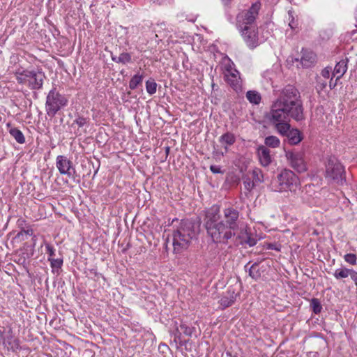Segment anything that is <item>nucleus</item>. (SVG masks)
<instances>
[{
	"instance_id": "nucleus-18",
	"label": "nucleus",
	"mask_w": 357,
	"mask_h": 357,
	"mask_svg": "<svg viewBox=\"0 0 357 357\" xmlns=\"http://www.w3.org/2000/svg\"><path fill=\"white\" fill-rule=\"evenodd\" d=\"M282 136H287L289 144L292 145L298 144L301 140L302 137L300 131L298 129H290L287 134L282 135Z\"/></svg>"
},
{
	"instance_id": "nucleus-16",
	"label": "nucleus",
	"mask_w": 357,
	"mask_h": 357,
	"mask_svg": "<svg viewBox=\"0 0 357 357\" xmlns=\"http://www.w3.org/2000/svg\"><path fill=\"white\" fill-rule=\"evenodd\" d=\"M347 63H348V59L346 58L344 59L340 60L335 65L333 75L334 76H337V80L340 79L347 72Z\"/></svg>"
},
{
	"instance_id": "nucleus-11",
	"label": "nucleus",
	"mask_w": 357,
	"mask_h": 357,
	"mask_svg": "<svg viewBox=\"0 0 357 357\" xmlns=\"http://www.w3.org/2000/svg\"><path fill=\"white\" fill-rule=\"evenodd\" d=\"M225 77L226 82L229 84L234 91L239 92L242 91V80L240 77L239 72L228 66L225 69Z\"/></svg>"
},
{
	"instance_id": "nucleus-27",
	"label": "nucleus",
	"mask_w": 357,
	"mask_h": 357,
	"mask_svg": "<svg viewBox=\"0 0 357 357\" xmlns=\"http://www.w3.org/2000/svg\"><path fill=\"white\" fill-rule=\"evenodd\" d=\"M264 143L267 146L277 148L280 146V141L276 136L271 135L265 138Z\"/></svg>"
},
{
	"instance_id": "nucleus-24",
	"label": "nucleus",
	"mask_w": 357,
	"mask_h": 357,
	"mask_svg": "<svg viewBox=\"0 0 357 357\" xmlns=\"http://www.w3.org/2000/svg\"><path fill=\"white\" fill-rule=\"evenodd\" d=\"M351 270L352 269H349V268H337L335 271V272L333 273V276L337 280L346 278L348 276H350Z\"/></svg>"
},
{
	"instance_id": "nucleus-19",
	"label": "nucleus",
	"mask_w": 357,
	"mask_h": 357,
	"mask_svg": "<svg viewBox=\"0 0 357 357\" xmlns=\"http://www.w3.org/2000/svg\"><path fill=\"white\" fill-rule=\"evenodd\" d=\"M238 238H239V243L241 244H248L250 246H253L256 244V240L250 236L245 229L241 230Z\"/></svg>"
},
{
	"instance_id": "nucleus-7",
	"label": "nucleus",
	"mask_w": 357,
	"mask_h": 357,
	"mask_svg": "<svg viewBox=\"0 0 357 357\" xmlns=\"http://www.w3.org/2000/svg\"><path fill=\"white\" fill-rule=\"evenodd\" d=\"M67 99L60 94L55 88L48 93L46 98L45 110L49 116L53 117L63 107L67 105Z\"/></svg>"
},
{
	"instance_id": "nucleus-35",
	"label": "nucleus",
	"mask_w": 357,
	"mask_h": 357,
	"mask_svg": "<svg viewBox=\"0 0 357 357\" xmlns=\"http://www.w3.org/2000/svg\"><path fill=\"white\" fill-rule=\"evenodd\" d=\"M344 259L345 261L351 265H356L357 262L356 255L354 254L349 253L344 255Z\"/></svg>"
},
{
	"instance_id": "nucleus-31",
	"label": "nucleus",
	"mask_w": 357,
	"mask_h": 357,
	"mask_svg": "<svg viewBox=\"0 0 357 357\" xmlns=\"http://www.w3.org/2000/svg\"><path fill=\"white\" fill-rule=\"evenodd\" d=\"M48 261H50L51 267L53 269H59L61 268L63 265V259L61 258H48Z\"/></svg>"
},
{
	"instance_id": "nucleus-14",
	"label": "nucleus",
	"mask_w": 357,
	"mask_h": 357,
	"mask_svg": "<svg viewBox=\"0 0 357 357\" xmlns=\"http://www.w3.org/2000/svg\"><path fill=\"white\" fill-rule=\"evenodd\" d=\"M302 55L300 59V63L303 68H310L316 62V54L308 50H302Z\"/></svg>"
},
{
	"instance_id": "nucleus-8",
	"label": "nucleus",
	"mask_w": 357,
	"mask_h": 357,
	"mask_svg": "<svg viewBox=\"0 0 357 357\" xmlns=\"http://www.w3.org/2000/svg\"><path fill=\"white\" fill-rule=\"evenodd\" d=\"M326 178L329 181L339 183L344 178V168L335 158L328 159L326 166Z\"/></svg>"
},
{
	"instance_id": "nucleus-32",
	"label": "nucleus",
	"mask_w": 357,
	"mask_h": 357,
	"mask_svg": "<svg viewBox=\"0 0 357 357\" xmlns=\"http://www.w3.org/2000/svg\"><path fill=\"white\" fill-rule=\"evenodd\" d=\"M310 305L312 308L313 312L315 314H319L322 309L320 302L317 298H312Z\"/></svg>"
},
{
	"instance_id": "nucleus-28",
	"label": "nucleus",
	"mask_w": 357,
	"mask_h": 357,
	"mask_svg": "<svg viewBox=\"0 0 357 357\" xmlns=\"http://www.w3.org/2000/svg\"><path fill=\"white\" fill-rule=\"evenodd\" d=\"M143 75L136 74L130 79L129 82V87L130 89H135L137 86L142 84L143 80Z\"/></svg>"
},
{
	"instance_id": "nucleus-41",
	"label": "nucleus",
	"mask_w": 357,
	"mask_h": 357,
	"mask_svg": "<svg viewBox=\"0 0 357 357\" xmlns=\"http://www.w3.org/2000/svg\"><path fill=\"white\" fill-rule=\"evenodd\" d=\"M350 277L354 280L356 284L357 283V272L352 269L350 274Z\"/></svg>"
},
{
	"instance_id": "nucleus-13",
	"label": "nucleus",
	"mask_w": 357,
	"mask_h": 357,
	"mask_svg": "<svg viewBox=\"0 0 357 357\" xmlns=\"http://www.w3.org/2000/svg\"><path fill=\"white\" fill-rule=\"evenodd\" d=\"M56 166L61 175L72 177L75 172L73 162L65 155H58L56 159Z\"/></svg>"
},
{
	"instance_id": "nucleus-47",
	"label": "nucleus",
	"mask_w": 357,
	"mask_h": 357,
	"mask_svg": "<svg viewBox=\"0 0 357 357\" xmlns=\"http://www.w3.org/2000/svg\"><path fill=\"white\" fill-rule=\"evenodd\" d=\"M356 290H357V283L356 284Z\"/></svg>"
},
{
	"instance_id": "nucleus-44",
	"label": "nucleus",
	"mask_w": 357,
	"mask_h": 357,
	"mask_svg": "<svg viewBox=\"0 0 357 357\" xmlns=\"http://www.w3.org/2000/svg\"><path fill=\"white\" fill-rule=\"evenodd\" d=\"M153 3L161 5L166 0H151Z\"/></svg>"
},
{
	"instance_id": "nucleus-21",
	"label": "nucleus",
	"mask_w": 357,
	"mask_h": 357,
	"mask_svg": "<svg viewBox=\"0 0 357 357\" xmlns=\"http://www.w3.org/2000/svg\"><path fill=\"white\" fill-rule=\"evenodd\" d=\"M227 294V296H223L220 301L221 305L225 307L231 305L234 303L236 297L234 291H232V292L228 291Z\"/></svg>"
},
{
	"instance_id": "nucleus-37",
	"label": "nucleus",
	"mask_w": 357,
	"mask_h": 357,
	"mask_svg": "<svg viewBox=\"0 0 357 357\" xmlns=\"http://www.w3.org/2000/svg\"><path fill=\"white\" fill-rule=\"evenodd\" d=\"M317 89L318 90H323L327 85L326 81L323 80L321 77L317 79Z\"/></svg>"
},
{
	"instance_id": "nucleus-26",
	"label": "nucleus",
	"mask_w": 357,
	"mask_h": 357,
	"mask_svg": "<svg viewBox=\"0 0 357 357\" xmlns=\"http://www.w3.org/2000/svg\"><path fill=\"white\" fill-rule=\"evenodd\" d=\"M247 99L253 104L257 105L261 101L260 94L255 91H249L246 93Z\"/></svg>"
},
{
	"instance_id": "nucleus-38",
	"label": "nucleus",
	"mask_w": 357,
	"mask_h": 357,
	"mask_svg": "<svg viewBox=\"0 0 357 357\" xmlns=\"http://www.w3.org/2000/svg\"><path fill=\"white\" fill-rule=\"evenodd\" d=\"M331 72V67H326L324 69L322 70L321 75L324 79H328L330 77Z\"/></svg>"
},
{
	"instance_id": "nucleus-22",
	"label": "nucleus",
	"mask_w": 357,
	"mask_h": 357,
	"mask_svg": "<svg viewBox=\"0 0 357 357\" xmlns=\"http://www.w3.org/2000/svg\"><path fill=\"white\" fill-rule=\"evenodd\" d=\"M251 178L255 181V184L261 183L264 181V175L262 171L259 168L254 169L251 172L248 173Z\"/></svg>"
},
{
	"instance_id": "nucleus-15",
	"label": "nucleus",
	"mask_w": 357,
	"mask_h": 357,
	"mask_svg": "<svg viewBox=\"0 0 357 357\" xmlns=\"http://www.w3.org/2000/svg\"><path fill=\"white\" fill-rule=\"evenodd\" d=\"M257 155L260 164L264 167L268 166L272 160L270 154V150L264 146H261L257 149Z\"/></svg>"
},
{
	"instance_id": "nucleus-2",
	"label": "nucleus",
	"mask_w": 357,
	"mask_h": 357,
	"mask_svg": "<svg viewBox=\"0 0 357 357\" xmlns=\"http://www.w3.org/2000/svg\"><path fill=\"white\" fill-rule=\"evenodd\" d=\"M205 227L208 234L215 243H227L228 241L236 235L221 220L220 209L213 206L206 213Z\"/></svg>"
},
{
	"instance_id": "nucleus-33",
	"label": "nucleus",
	"mask_w": 357,
	"mask_h": 357,
	"mask_svg": "<svg viewBox=\"0 0 357 357\" xmlns=\"http://www.w3.org/2000/svg\"><path fill=\"white\" fill-rule=\"evenodd\" d=\"M180 329L187 336H191L195 331V328L190 327L185 324H181Z\"/></svg>"
},
{
	"instance_id": "nucleus-43",
	"label": "nucleus",
	"mask_w": 357,
	"mask_h": 357,
	"mask_svg": "<svg viewBox=\"0 0 357 357\" xmlns=\"http://www.w3.org/2000/svg\"><path fill=\"white\" fill-rule=\"evenodd\" d=\"M337 80L336 79L335 82H333L332 79H331L330 83H329V86H330L331 89H333L335 87V86L337 85Z\"/></svg>"
},
{
	"instance_id": "nucleus-9",
	"label": "nucleus",
	"mask_w": 357,
	"mask_h": 357,
	"mask_svg": "<svg viewBox=\"0 0 357 357\" xmlns=\"http://www.w3.org/2000/svg\"><path fill=\"white\" fill-rule=\"evenodd\" d=\"M285 156L290 166L298 172H304L307 170V165L302 151H287L285 152Z\"/></svg>"
},
{
	"instance_id": "nucleus-29",
	"label": "nucleus",
	"mask_w": 357,
	"mask_h": 357,
	"mask_svg": "<svg viewBox=\"0 0 357 357\" xmlns=\"http://www.w3.org/2000/svg\"><path fill=\"white\" fill-rule=\"evenodd\" d=\"M157 83L153 79L147 80L146 82V89L149 94L153 95L157 91Z\"/></svg>"
},
{
	"instance_id": "nucleus-5",
	"label": "nucleus",
	"mask_w": 357,
	"mask_h": 357,
	"mask_svg": "<svg viewBox=\"0 0 357 357\" xmlns=\"http://www.w3.org/2000/svg\"><path fill=\"white\" fill-rule=\"evenodd\" d=\"M14 75L20 84L26 85L31 90L41 89L46 77L45 73L39 70L19 68L15 71Z\"/></svg>"
},
{
	"instance_id": "nucleus-46",
	"label": "nucleus",
	"mask_w": 357,
	"mask_h": 357,
	"mask_svg": "<svg viewBox=\"0 0 357 357\" xmlns=\"http://www.w3.org/2000/svg\"><path fill=\"white\" fill-rule=\"evenodd\" d=\"M7 127H10V123H7Z\"/></svg>"
},
{
	"instance_id": "nucleus-25",
	"label": "nucleus",
	"mask_w": 357,
	"mask_h": 357,
	"mask_svg": "<svg viewBox=\"0 0 357 357\" xmlns=\"http://www.w3.org/2000/svg\"><path fill=\"white\" fill-rule=\"evenodd\" d=\"M112 59L116 63H121L123 64L130 63L132 61L131 55L126 52L121 53L118 57L112 56Z\"/></svg>"
},
{
	"instance_id": "nucleus-3",
	"label": "nucleus",
	"mask_w": 357,
	"mask_h": 357,
	"mask_svg": "<svg viewBox=\"0 0 357 357\" xmlns=\"http://www.w3.org/2000/svg\"><path fill=\"white\" fill-rule=\"evenodd\" d=\"M269 188L275 192L289 191L296 196L301 194V185L299 178L289 169H283L272 181Z\"/></svg>"
},
{
	"instance_id": "nucleus-12",
	"label": "nucleus",
	"mask_w": 357,
	"mask_h": 357,
	"mask_svg": "<svg viewBox=\"0 0 357 357\" xmlns=\"http://www.w3.org/2000/svg\"><path fill=\"white\" fill-rule=\"evenodd\" d=\"M244 42L251 49L259 45V38L257 26H251L238 29Z\"/></svg>"
},
{
	"instance_id": "nucleus-30",
	"label": "nucleus",
	"mask_w": 357,
	"mask_h": 357,
	"mask_svg": "<svg viewBox=\"0 0 357 357\" xmlns=\"http://www.w3.org/2000/svg\"><path fill=\"white\" fill-rule=\"evenodd\" d=\"M243 185L245 188L248 190L251 191L254 187L255 186V181H252L250 175L248 174L244 178H243Z\"/></svg>"
},
{
	"instance_id": "nucleus-20",
	"label": "nucleus",
	"mask_w": 357,
	"mask_h": 357,
	"mask_svg": "<svg viewBox=\"0 0 357 357\" xmlns=\"http://www.w3.org/2000/svg\"><path fill=\"white\" fill-rule=\"evenodd\" d=\"M262 273V267L258 263H254L249 268V275L255 280H259Z\"/></svg>"
},
{
	"instance_id": "nucleus-42",
	"label": "nucleus",
	"mask_w": 357,
	"mask_h": 357,
	"mask_svg": "<svg viewBox=\"0 0 357 357\" xmlns=\"http://www.w3.org/2000/svg\"><path fill=\"white\" fill-rule=\"evenodd\" d=\"M289 25L291 29H295L297 27V23L294 21V19L293 17L291 20L289 22Z\"/></svg>"
},
{
	"instance_id": "nucleus-45",
	"label": "nucleus",
	"mask_w": 357,
	"mask_h": 357,
	"mask_svg": "<svg viewBox=\"0 0 357 357\" xmlns=\"http://www.w3.org/2000/svg\"><path fill=\"white\" fill-rule=\"evenodd\" d=\"M225 4H227L231 2V0H222Z\"/></svg>"
},
{
	"instance_id": "nucleus-40",
	"label": "nucleus",
	"mask_w": 357,
	"mask_h": 357,
	"mask_svg": "<svg viewBox=\"0 0 357 357\" xmlns=\"http://www.w3.org/2000/svg\"><path fill=\"white\" fill-rule=\"evenodd\" d=\"M210 169L214 174H218L220 172V167L219 166L211 165Z\"/></svg>"
},
{
	"instance_id": "nucleus-34",
	"label": "nucleus",
	"mask_w": 357,
	"mask_h": 357,
	"mask_svg": "<svg viewBox=\"0 0 357 357\" xmlns=\"http://www.w3.org/2000/svg\"><path fill=\"white\" fill-rule=\"evenodd\" d=\"M89 119L83 116H78L73 122V126L76 124L79 128H83L89 124Z\"/></svg>"
},
{
	"instance_id": "nucleus-10",
	"label": "nucleus",
	"mask_w": 357,
	"mask_h": 357,
	"mask_svg": "<svg viewBox=\"0 0 357 357\" xmlns=\"http://www.w3.org/2000/svg\"><path fill=\"white\" fill-rule=\"evenodd\" d=\"M225 225L235 232L239 227V212L231 207L226 208L223 211V219Z\"/></svg>"
},
{
	"instance_id": "nucleus-17",
	"label": "nucleus",
	"mask_w": 357,
	"mask_h": 357,
	"mask_svg": "<svg viewBox=\"0 0 357 357\" xmlns=\"http://www.w3.org/2000/svg\"><path fill=\"white\" fill-rule=\"evenodd\" d=\"M235 142V135L229 132L222 135L219 138V142L224 146L225 151H227L228 146L233 145Z\"/></svg>"
},
{
	"instance_id": "nucleus-6",
	"label": "nucleus",
	"mask_w": 357,
	"mask_h": 357,
	"mask_svg": "<svg viewBox=\"0 0 357 357\" xmlns=\"http://www.w3.org/2000/svg\"><path fill=\"white\" fill-rule=\"evenodd\" d=\"M261 7V4L260 1H257L253 3L248 9L243 10L239 12L236 17L237 29L256 26L255 23L259 15Z\"/></svg>"
},
{
	"instance_id": "nucleus-36",
	"label": "nucleus",
	"mask_w": 357,
	"mask_h": 357,
	"mask_svg": "<svg viewBox=\"0 0 357 357\" xmlns=\"http://www.w3.org/2000/svg\"><path fill=\"white\" fill-rule=\"evenodd\" d=\"M45 248L47 250V254L49 255L48 258H54V257L55 256L54 248L49 243L45 244Z\"/></svg>"
},
{
	"instance_id": "nucleus-23",
	"label": "nucleus",
	"mask_w": 357,
	"mask_h": 357,
	"mask_svg": "<svg viewBox=\"0 0 357 357\" xmlns=\"http://www.w3.org/2000/svg\"><path fill=\"white\" fill-rule=\"evenodd\" d=\"M9 133L18 143L24 144L25 142V138L23 133L17 128L10 127L9 129Z\"/></svg>"
},
{
	"instance_id": "nucleus-1",
	"label": "nucleus",
	"mask_w": 357,
	"mask_h": 357,
	"mask_svg": "<svg viewBox=\"0 0 357 357\" xmlns=\"http://www.w3.org/2000/svg\"><path fill=\"white\" fill-rule=\"evenodd\" d=\"M266 118L280 135H284L291 128L290 119L297 121L304 119L303 102L300 93L291 85L281 90L273 101Z\"/></svg>"
},
{
	"instance_id": "nucleus-39",
	"label": "nucleus",
	"mask_w": 357,
	"mask_h": 357,
	"mask_svg": "<svg viewBox=\"0 0 357 357\" xmlns=\"http://www.w3.org/2000/svg\"><path fill=\"white\" fill-rule=\"evenodd\" d=\"M23 234H26V235H29V236H33V229L31 228H28L27 229H22L18 234V236L23 235Z\"/></svg>"
},
{
	"instance_id": "nucleus-4",
	"label": "nucleus",
	"mask_w": 357,
	"mask_h": 357,
	"mask_svg": "<svg viewBox=\"0 0 357 357\" xmlns=\"http://www.w3.org/2000/svg\"><path fill=\"white\" fill-rule=\"evenodd\" d=\"M195 236L194 225L191 221L183 220L173 234V246L176 252L187 249Z\"/></svg>"
}]
</instances>
